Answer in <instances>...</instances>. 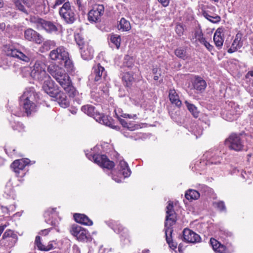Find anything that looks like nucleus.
Instances as JSON below:
<instances>
[{"mask_svg": "<svg viewBox=\"0 0 253 253\" xmlns=\"http://www.w3.org/2000/svg\"><path fill=\"white\" fill-rule=\"evenodd\" d=\"M191 83L193 88L200 93L203 92L207 86L206 81L198 76H195L192 79Z\"/></svg>", "mask_w": 253, "mask_h": 253, "instance_id": "nucleus-17", "label": "nucleus"}, {"mask_svg": "<svg viewBox=\"0 0 253 253\" xmlns=\"http://www.w3.org/2000/svg\"><path fill=\"white\" fill-rule=\"evenodd\" d=\"M91 156L94 162L102 168L110 169L115 166L114 162L110 161L106 155H94Z\"/></svg>", "mask_w": 253, "mask_h": 253, "instance_id": "nucleus-11", "label": "nucleus"}, {"mask_svg": "<svg viewBox=\"0 0 253 253\" xmlns=\"http://www.w3.org/2000/svg\"><path fill=\"white\" fill-rule=\"evenodd\" d=\"M195 38L197 41L200 42H203L205 38L204 37V35L201 30H198L195 31Z\"/></svg>", "mask_w": 253, "mask_h": 253, "instance_id": "nucleus-45", "label": "nucleus"}, {"mask_svg": "<svg viewBox=\"0 0 253 253\" xmlns=\"http://www.w3.org/2000/svg\"><path fill=\"white\" fill-rule=\"evenodd\" d=\"M246 79L247 82H250L253 86V70L249 71L246 75Z\"/></svg>", "mask_w": 253, "mask_h": 253, "instance_id": "nucleus-50", "label": "nucleus"}, {"mask_svg": "<svg viewBox=\"0 0 253 253\" xmlns=\"http://www.w3.org/2000/svg\"><path fill=\"white\" fill-rule=\"evenodd\" d=\"M75 41L80 48L85 47V45L89 44L87 42L84 41V38L80 34H77L75 35Z\"/></svg>", "mask_w": 253, "mask_h": 253, "instance_id": "nucleus-35", "label": "nucleus"}, {"mask_svg": "<svg viewBox=\"0 0 253 253\" xmlns=\"http://www.w3.org/2000/svg\"><path fill=\"white\" fill-rule=\"evenodd\" d=\"M245 140L243 135L233 133L225 139V144L230 149L239 152L244 150Z\"/></svg>", "mask_w": 253, "mask_h": 253, "instance_id": "nucleus-5", "label": "nucleus"}, {"mask_svg": "<svg viewBox=\"0 0 253 253\" xmlns=\"http://www.w3.org/2000/svg\"><path fill=\"white\" fill-rule=\"evenodd\" d=\"M12 127L13 130H17L18 131H22L24 128L23 125L20 122L15 123L14 125H12Z\"/></svg>", "mask_w": 253, "mask_h": 253, "instance_id": "nucleus-47", "label": "nucleus"}, {"mask_svg": "<svg viewBox=\"0 0 253 253\" xmlns=\"http://www.w3.org/2000/svg\"><path fill=\"white\" fill-rule=\"evenodd\" d=\"M31 76L40 82H43L50 77L45 71V65L41 61L35 62L31 72Z\"/></svg>", "mask_w": 253, "mask_h": 253, "instance_id": "nucleus-8", "label": "nucleus"}, {"mask_svg": "<svg viewBox=\"0 0 253 253\" xmlns=\"http://www.w3.org/2000/svg\"><path fill=\"white\" fill-rule=\"evenodd\" d=\"M201 44L204 45V46L207 48V49L211 51L213 48V46L211 45L207 40L206 39H204L203 42H200Z\"/></svg>", "mask_w": 253, "mask_h": 253, "instance_id": "nucleus-54", "label": "nucleus"}, {"mask_svg": "<svg viewBox=\"0 0 253 253\" xmlns=\"http://www.w3.org/2000/svg\"><path fill=\"white\" fill-rule=\"evenodd\" d=\"M22 2L28 8H29L32 5V2L30 0H22Z\"/></svg>", "mask_w": 253, "mask_h": 253, "instance_id": "nucleus-61", "label": "nucleus"}, {"mask_svg": "<svg viewBox=\"0 0 253 253\" xmlns=\"http://www.w3.org/2000/svg\"><path fill=\"white\" fill-rule=\"evenodd\" d=\"M93 49L92 47L89 45H85V47H82L80 53L82 58L85 60H90L93 56Z\"/></svg>", "mask_w": 253, "mask_h": 253, "instance_id": "nucleus-22", "label": "nucleus"}, {"mask_svg": "<svg viewBox=\"0 0 253 253\" xmlns=\"http://www.w3.org/2000/svg\"><path fill=\"white\" fill-rule=\"evenodd\" d=\"M18 240V236L11 230H6L0 240V245L6 249H10L14 247Z\"/></svg>", "mask_w": 253, "mask_h": 253, "instance_id": "nucleus-9", "label": "nucleus"}, {"mask_svg": "<svg viewBox=\"0 0 253 253\" xmlns=\"http://www.w3.org/2000/svg\"><path fill=\"white\" fill-rule=\"evenodd\" d=\"M118 29L123 31H128L131 29L130 24L128 21L122 18L118 25Z\"/></svg>", "mask_w": 253, "mask_h": 253, "instance_id": "nucleus-33", "label": "nucleus"}, {"mask_svg": "<svg viewBox=\"0 0 253 253\" xmlns=\"http://www.w3.org/2000/svg\"><path fill=\"white\" fill-rule=\"evenodd\" d=\"M183 240L188 243H196L201 241L200 236L189 229H184L183 231Z\"/></svg>", "mask_w": 253, "mask_h": 253, "instance_id": "nucleus-18", "label": "nucleus"}, {"mask_svg": "<svg viewBox=\"0 0 253 253\" xmlns=\"http://www.w3.org/2000/svg\"><path fill=\"white\" fill-rule=\"evenodd\" d=\"M210 243L213 248V250L215 251L220 245V244L216 240L213 238L211 239Z\"/></svg>", "mask_w": 253, "mask_h": 253, "instance_id": "nucleus-52", "label": "nucleus"}, {"mask_svg": "<svg viewBox=\"0 0 253 253\" xmlns=\"http://www.w3.org/2000/svg\"><path fill=\"white\" fill-rule=\"evenodd\" d=\"M175 30L176 34L180 37L183 34L184 29L181 24H178L176 25Z\"/></svg>", "mask_w": 253, "mask_h": 253, "instance_id": "nucleus-49", "label": "nucleus"}, {"mask_svg": "<svg viewBox=\"0 0 253 253\" xmlns=\"http://www.w3.org/2000/svg\"><path fill=\"white\" fill-rule=\"evenodd\" d=\"M3 50L7 56L17 58L25 62H29L34 58L33 54L29 51L22 52L11 45H5Z\"/></svg>", "mask_w": 253, "mask_h": 253, "instance_id": "nucleus-7", "label": "nucleus"}, {"mask_svg": "<svg viewBox=\"0 0 253 253\" xmlns=\"http://www.w3.org/2000/svg\"><path fill=\"white\" fill-rule=\"evenodd\" d=\"M35 244L37 245L39 250L41 251H45V246L43 245L41 241V237L39 236H37L35 239Z\"/></svg>", "mask_w": 253, "mask_h": 253, "instance_id": "nucleus-44", "label": "nucleus"}, {"mask_svg": "<svg viewBox=\"0 0 253 253\" xmlns=\"http://www.w3.org/2000/svg\"><path fill=\"white\" fill-rule=\"evenodd\" d=\"M4 193L7 198L14 199L16 198V194L13 186L10 181L8 182L5 187Z\"/></svg>", "mask_w": 253, "mask_h": 253, "instance_id": "nucleus-29", "label": "nucleus"}, {"mask_svg": "<svg viewBox=\"0 0 253 253\" xmlns=\"http://www.w3.org/2000/svg\"><path fill=\"white\" fill-rule=\"evenodd\" d=\"M36 95L34 89L30 88L27 89L20 97V104L27 116L37 111L38 108L35 102Z\"/></svg>", "mask_w": 253, "mask_h": 253, "instance_id": "nucleus-3", "label": "nucleus"}, {"mask_svg": "<svg viewBox=\"0 0 253 253\" xmlns=\"http://www.w3.org/2000/svg\"><path fill=\"white\" fill-rule=\"evenodd\" d=\"M51 229V228H48V229H45L44 230H42L40 231L39 234L41 235H42V236L47 235L49 233V232L50 231Z\"/></svg>", "mask_w": 253, "mask_h": 253, "instance_id": "nucleus-60", "label": "nucleus"}, {"mask_svg": "<svg viewBox=\"0 0 253 253\" xmlns=\"http://www.w3.org/2000/svg\"><path fill=\"white\" fill-rule=\"evenodd\" d=\"M74 217L77 222L82 224L90 226L93 224V222L86 215L84 214L75 213Z\"/></svg>", "mask_w": 253, "mask_h": 253, "instance_id": "nucleus-25", "label": "nucleus"}, {"mask_svg": "<svg viewBox=\"0 0 253 253\" xmlns=\"http://www.w3.org/2000/svg\"><path fill=\"white\" fill-rule=\"evenodd\" d=\"M15 6L19 10L23 12V13L28 14L29 12V8H27L26 5L25 6L22 2V1H20L19 0H17L15 2Z\"/></svg>", "mask_w": 253, "mask_h": 253, "instance_id": "nucleus-37", "label": "nucleus"}, {"mask_svg": "<svg viewBox=\"0 0 253 253\" xmlns=\"http://www.w3.org/2000/svg\"><path fill=\"white\" fill-rule=\"evenodd\" d=\"M215 251L218 253H230V252H229L227 250L226 247L224 246L221 244L217 248V250H215Z\"/></svg>", "mask_w": 253, "mask_h": 253, "instance_id": "nucleus-53", "label": "nucleus"}, {"mask_svg": "<svg viewBox=\"0 0 253 253\" xmlns=\"http://www.w3.org/2000/svg\"><path fill=\"white\" fill-rule=\"evenodd\" d=\"M110 41L119 49L120 46L121 37L119 35L113 34L110 37Z\"/></svg>", "mask_w": 253, "mask_h": 253, "instance_id": "nucleus-39", "label": "nucleus"}, {"mask_svg": "<svg viewBox=\"0 0 253 253\" xmlns=\"http://www.w3.org/2000/svg\"><path fill=\"white\" fill-rule=\"evenodd\" d=\"M174 52L176 56L182 59L185 60L188 57L185 50L182 48V47L177 48L176 49H175Z\"/></svg>", "mask_w": 253, "mask_h": 253, "instance_id": "nucleus-40", "label": "nucleus"}, {"mask_svg": "<svg viewBox=\"0 0 253 253\" xmlns=\"http://www.w3.org/2000/svg\"><path fill=\"white\" fill-rule=\"evenodd\" d=\"M123 79L126 82V85L127 86H129L131 84V83L134 80L133 76L128 73H126L125 74L123 77Z\"/></svg>", "mask_w": 253, "mask_h": 253, "instance_id": "nucleus-43", "label": "nucleus"}, {"mask_svg": "<svg viewBox=\"0 0 253 253\" xmlns=\"http://www.w3.org/2000/svg\"><path fill=\"white\" fill-rule=\"evenodd\" d=\"M29 20L38 30L43 29L49 34H56L58 32L59 26L53 22L35 16H31Z\"/></svg>", "mask_w": 253, "mask_h": 253, "instance_id": "nucleus-4", "label": "nucleus"}, {"mask_svg": "<svg viewBox=\"0 0 253 253\" xmlns=\"http://www.w3.org/2000/svg\"><path fill=\"white\" fill-rule=\"evenodd\" d=\"M98 115L99 116L98 117L99 123H101V122L102 121V123L105 124L106 126H109V123L108 122L105 116L102 117L100 114H98Z\"/></svg>", "mask_w": 253, "mask_h": 253, "instance_id": "nucleus-57", "label": "nucleus"}, {"mask_svg": "<svg viewBox=\"0 0 253 253\" xmlns=\"http://www.w3.org/2000/svg\"><path fill=\"white\" fill-rule=\"evenodd\" d=\"M29 162L28 159L16 160L12 163L11 167L18 176L23 177L25 174L24 169Z\"/></svg>", "mask_w": 253, "mask_h": 253, "instance_id": "nucleus-13", "label": "nucleus"}, {"mask_svg": "<svg viewBox=\"0 0 253 253\" xmlns=\"http://www.w3.org/2000/svg\"><path fill=\"white\" fill-rule=\"evenodd\" d=\"M42 88L44 91L51 97L55 95L59 90L58 86L55 84L50 77L43 82Z\"/></svg>", "mask_w": 253, "mask_h": 253, "instance_id": "nucleus-14", "label": "nucleus"}, {"mask_svg": "<svg viewBox=\"0 0 253 253\" xmlns=\"http://www.w3.org/2000/svg\"><path fill=\"white\" fill-rule=\"evenodd\" d=\"M242 34L238 33L235 36V38L233 41L231 46L228 49L227 52L232 53L241 48L243 45V42L241 41Z\"/></svg>", "mask_w": 253, "mask_h": 253, "instance_id": "nucleus-20", "label": "nucleus"}, {"mask_svg": "<svg viewBox=\"0 0 253 253\" xmlns=\"http://www.w3.org/2000/svg\"><path fill=\"white\" fill-rule=\"evenodd\" d=\"M47 70L70 96H75L76 89L72 84L70 77L62 68L56 65H50Z\"/></svg>", "mask_w": 253, "mask_h": 253, "instance_id": "nucleus-1", "label": "nucleus"}, {"mask_svg": "<svg viewBox=\"0 0 253 253\" xmlns=\"http://www.w3.org/2000/svg\"><path fill=\"white\" fill-rule=\"evenodd\" d=\"M185 103L188 110L191 113L195 118H197L199 116V112L197 107L193 104L189 103L187 101H185Z\"/></svg>", "mask_w": 253, "mask_h": 253, "instance_id": "nucleus-36", "label": "nucleus"}, {"mask_svg": "<svg viewBox=\"0 0 253 253\" xmlns=\"http://www.w3.org/2000/svg\"><path fill=\"white\" fill-rule=\"evenodd\" d=\"M52 98H54V100L57 101L62 107L66 108L69 106V102L66 95L60 90Z\"/></svg>", "mask_w": 253, "mask_h": 253, "instance_id": "nucleus-21", "label": "nucleus"}, {"mask_svg": "<svg viewBox=\"0 0 253 253\" xmlns=\"http://www.w3.org/2000/svg\"><path fill=\"white\" fill-rule=\"evenodd\" d=\"M239 107L237 105H235L234 109L232 108L229 110L226 113V117H224V119L228 121H232L236 119L237 115L239 113V111L238 110Z\"/></svg>", "mask_w": 253, "mask_h": 253, "instance_id": "nucleus-30", "label": "nucleus"}, {"mask_svg": "<svg viewBox=\"0 0 253 253\" xmlns=\"http://www.w3.org/2000/svg\"><path fill=\"white\" fill-rule=\"evenodd\" d=\"M112 229L115 232L118 234L121 233V232L124 230V228L123 227L122 225H121L120 224H118L116 222L115 224H113Z\"/></svg>", "mask_w": 253, "mask_h": 253, "instance_id": "nucleus-48", "label": "nucleus"}, {"mask_svg": "<svg viewBox=\"0 0 253 253\" xmlns=\"http://www.w3.org/2000/svg\"><path fill=\"white\" fill-rule=\"evenodd\" d=\"M200 196V194L198 191L193 189L188 190L185 194V198L188 200H197Z\"/></svg>", "mask_w": 253, "mask_h": 253, "instance_id": "nucleus-32", "label": "nucleus"}, {"mask_svg": "<svg viewBox=\"0 0 253 253\" xmlns=\"http://www.w3.org/2000/svg\"><path fill=\"white\" fill-rule=\"evenodd\" d=\"M106 73L103 67L100 64L93 66L92 69V73L90 76V79L93 80L96 84H100L105 79Z\"/></svg>", "mask_w": 253, "mask_h": 253, "instance_id": "nucleus-10", "label": "nucleus"}, {"mask_svg": "<svg viewBox=\"0 0 253 253\" xmlns=\"http://www.w3.org/2000/svg\"><path fill=\"white\" fill-rule=\"evenodd\" d=\"M82 111L88 116L95 118L97 117V111L95 108L91 105H86L82 107Z\"/></svg>", "mask_w": 253, "mask_h": 253, "instance_id": "nucleus-28", "label": "nucleus"}, {"mask_svg": "<svg viewBox=\"0 0 253 253\" xmlns=\"http://www.w3.org/2000/svg\"><path fill=\"white\" fill-rule=\"evenodd\" d=\"M119 166L120 167V172L124 177H127L130 175V170L127 163L125 161H121L119 163Z\"/></svg>", "mask_w": 253, "mask_h": 253, "instance_id": "nucleus-31", "label": "nucleus"}, {"mask_svg": "<svg viewBox=\"0 0 253 253\" xmlns=\"http://www.w3.org/2000/svg\"><path fill=\"white\" fill-rule=\"evenodd\" d=\"M119 122L121 124L125 127H127L128 129L130 130H133L135 129L134 126H129L127 123L123 119L119 118Z\"/></svg>", "mask_w": 253, "mask_h": 253, "instance_id": "nucleus-51", "label": "nucleus"}, {"mask_svg": "<svg viewBox=\"0 0 253 253\" xmlns=\"http://www.w3.org/2000/svg\"><path fill=\"white\" fill-rule=\"evenodd\" d=\"M66 0H55V3L51 6V7L53 9H55L57 6H59L62 4H63L64 3L67 1Z\"/></svg>", "mask_w": 253, "mask_h": 253, "instance_id": "nucleus-56", "label": "nucleus"}, {"mask_svg": "<svg viewBox=\"0 0 253 253\" xmlns=\"http://www.w3.org/2000/svg\"><path fill=\"white\" fill-rule=\"evenodd\" d=\"M222 31L220 29H217L214 34L213 41L216 46L218 48H221L224 39L223 38V34H222Z\"/></svg>", "mask_w": 253, "mask_h": 253, "instance_id": "nucleus-26", "label": "nucleus"}, {"mask_svg": "<svg viewBox=\"0 0 253 253\" xmlns=\"http://www.w3.org/2000/svg\"><path fill=\"white\" fill-rule=\"evenodd\" d=\"M55 209H49L44 213V216L45 221L46 223L51 224L53 227H56L59 224L58 220L56 219H52L50 221L49 219L50 216L53 218V215L57 216V213H55Z\"/></svg>", "mask_w": 253, "mask_h": 253, "instance_id": "nucleus-23", "label": "nucleus"}, {"mask_svg": "<svg viewBox=\"0 0 253 253\" xmlns=\"http://www.w3.org/2000/svg\"><path fill=\"white\" fill-rule=\"evenodd\" d=\"M43 45L50 48V46H54L55 42L53 41H47L44 42Z\"/></svg>", "mask_w": 253, "mask_h": 253, "instance_id": "nucleus-59", "label": "nucleus"}, {"mask_svg": "<svg viewBox=\"0 0 253 253\" xmlns=\"http://www.w3.org/2000/svg\"><path fill=\"white\" fill-rule=\"evenodd\" d=\"M213 204L220 211H225L226 210L224 202L222 201L214 202Z\"/></svg>", "mask_w": 253, "mask_h": 253, "instance_id": "nucleus-42", "label": "nucleus"}, {"mask_svg": "<svg viewBox=\"0 0 253 253\" xmlns=\"http://www.w3.org/2000/svg\"><path fill=\"white\" fill-rule=\"evenodd\" d=\"M68 54H69L66 48L61 46L51 51L49 56L52 60H57L61 62L63 59L67 58Z\"/></svg>", "mask_w": 253, "mask_h": 253, "instance_id": "nucleus-15", "label": "nucleus"}, {"mask_svg": "<svg viewBox=\"0 0 253 253\" xmlns=\"http://www.w3.org/2000/svg\"><path fill=\"white\" fill-rule=\"evenodd\" d=\"M61 62L64 63L65 67L68 71L72 70L73 68V64L71 60L69 58V54H68L67 58L63 59Z\"/></svg>", "mask_w": 253, "mask_h": 253, "instance_id": "nucleus-41", "label": "nucleus"}, {"mask_svg": "<svg viewBox=\"0 0 253 253\" xmlns=\"http://www.w3.org/2000/svg\"><path fill=\"white\" fill-rule=\"evenodd\" d=\"M232 235V234L228 231H225V230H223V231H220V236H221V237L223 239H225V237H231Z\"/></svg>", "mask_w": 253, "mask_h": 253, "instance_id": "nucleus-55", "label": "nucleus"}, {"mask_svg": "<svg viewBox=\"0 0 253 253\" xmlns=\"http://www.w3.org/2000/svg\"><path fill=\"white\" fill-rule=\"evenodd\" d=\"M193 133L196 136V137L198 138L202 134L203 129L199 125H196L195 126V128L193 130Z\"/></svg>", "mask_w": 253, "mask_h": 253, "instance_id": "nucleus-46", "label": "nucleus"}, {"mask_svg": "<svg viewBox=\"0 0 253 253\" xmlns=\"http://www.w3.org/2000/svg\"><path fill=\"white\" fill-rule=\"evenodd\" d=\"M73 250L74 253H80V250L78 246L74 245L73 246Z\"/></svg>", "mask_w": 253, "mask_h": 253, "instance_id": "nucleus-64", "label": "nucleus"}, {"mask_svg": "<svg viewBox=\"0 0 253 253\" xmlns=\"http://www.w3.org/2000/svg\"><path fill=\"white\" fill-rule=\"evenodd\" d=\"M12 114L14 115L15 116L20 117L23 116V113L21 111H18L16 112L15 110L12 111Z\"/></svg>", "mask_w": 253, "mask_h": 253, "instance_id": "nucleus-63", "label": "nucleus"}, {"mask_svg": "<svg viewBox=\"0 0 253 253\" xmlns=\"http://www.w3.org/2000/svg\"><path fill=\"white\" fill-rule=\"evenodd\" d=\"M24 35L25 39L29 41H32L38 44L41 43L43 41L42 36L32 29L25 30Z\"/></svg>", "mask_w": 253, "mask_h": 253, "instance_id": "nucleus-19", "label": "nucleus"}, {"mask_svg": "<svg viewBox=\"0 0 253 253\" xmlns=\"http://www.w3.org/2000/svg\"><path fill=\"white\" fill-rule=\"evenodd\" d=\"M75 8L71 6L70 2L67 0L64 3L59 9V14L61 18L68 24H72L77 19Z\"/></svg>", "mask_w": 253, "mask_h": 253, "instance_id": "nucleus-6", "label": "nucleus"}, {"mask_svg": "<svg viewBox=\"0 0 253 253\" xmlns=\"http://www.w3.org/2000/svg\"><path fill=\"white\" fill-rule=\"evenodd\" d=\"M52 243H53L52 241L49 242L47 246H45V251H48L52 250L54 248V246L53 245Z\"/></svg>", "mask_w": 253, "mask_h": 253, "instance_id": "nucleus-62", "label": "nucleus"}, {"mask_svg": "<svg viewBox=\"0 0 253 253\" xmlns=\"http://www.w3.org/2000/svg\"><path fill=\"white\" fill-rule=\"evenodd\" d=\"M10 65V62L5 55H0V67L4 69H7Z\"/></svg>", "mask_w": 253, "mask_h": 253, "instance_id": "nucleus-38", "label": "nucleus"}, {"mask_svg": "<svg viewBox=\"0 0 253 253\" xmlns=\"http://www.w3.org/2000/svg\"><path fill=\"white\" fill-rule=\"evenodd\" d=\"M169 97L171 104L175 105L176 107L180 108L182 105L181 101L176 90L174 89H170L169 91Z\"/></svg>", "mask_w": 253, "mask_h": 253, "instance_id": "nucleus-24", "label": "nucleus"}, {"mask_svg": "<svg viewBox=\"0 0 253 253\" xmlns=\"http://www.w3.org/2000/svg\"><path fill=\"white\" fill-rule=\"evenodd\" d=\"M104 12V7L102 4L94 5L88 13V19L89 21L97 22L100 21L101 16Z\"/></svg>", "mask_w": 253, "mask_h": 253, "instance_id": "nucleus-12", "label": "nucleus"}, {"mask_svg": "<svg viewBox=\"0 0 253 253\" xmlns=\"http://www.w3.org/2000/svg\"><path fill=\"white\" fill-rule=\"evenodd\" d=\"M221 154V153L218 151L211 153L208 160L209 163L215 165L220 164L222 160Z\"/></svg>", "mask_w": 253, "mask_h": 253, "instance_id": "nucleus-27", "label": "nucleus"}, {"mask_svg": "<svg viewBox=\"0 0 253 253\" xmlns=\"http://www.w3.org/2000/svg\"><path fill=\"white\" fill-rule=\"evenodd\" d=\"M202 14L205 18L213 23H218L221 20V18L219 16L216 14L211 15L206 11H203Z\"/></svg>", "mask_w": 253, "mask_h": 253, "instance_id": "nucleus-34", "label": "nucleus"}, {"mask_svg": "<svg viewBox=\"0 0 253 253\" xmlns=\"http://www.w3.org/2000/svg\"><path fill=\"white\" fill-rule=\"evenodd\" d=\"M72 235L76 237L78 240L84 241L87 239L88 232L84 228L78 225H74L71 230Z\"/></svg>", "mask_w": 253, "mask_h": 253, "instance_id": "nucleus-16", "label": "nucleus"}, {"mask_svg": "<svg viewBox=\"0 0 253 253\" xmlns=\"http://www.w3.org/2000/svg\"><path fill=\"white\" fill-rule=\"evenodd\" d=\"M176 221V213L173 209V202L169 201L166 207L165 231L167 242L169 247L173 250L176 248L177 244L171 239V234L173 231L172 226L175 223Z\"/></svg>", "mask_w": 253, "mask_h": 253, "instance_id": "nucleus-2", "label": "nucleus"}, {"mask_svg": "<svg viewBox=\"0 0 253 253\" xmlns=\"http://www.w3.org/2000/svg\"><path fill=\"white\" fill-rule=\"evenodd\" d=\"M158 1L165 7L168 6L170 2V0H158Z\"/></svg>", "mask_w": 253, "mask_h": 253, "instance_id": "nucleus-58", "label": "nucleus"}]
</instances>
